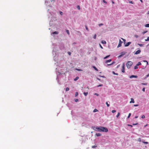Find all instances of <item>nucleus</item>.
<instances>
[{
    "label": "nucleus",
    "mask_w": 149,
    "mask_h": 149,
    "mask_svg": "<svg viewBox=\"0 0 149 149\" xmlns=\"http://www.w3.org/2000/svg\"><path fill=\"white\" fill-rule=\"evenodd\" d=\"M108 130L106 127L100 126V130H99V132H108Z\"/></svg>",
    "instance_id": "nucleus-1"
},
{
    "label": "nucleus",
    "mask_w": 149,
    "mask_h": 149,
    "mask_svg": "<svg viewBox=\"0 0 149 149\" xmlns=\"http://www.w3.org/2000/svg\"><path fill=\"white\" fill-rule=\"evenodd\" d=\"M133 63L131 61H128L126 63L127 67L128 68H130L132 65Z\"/></svg>",
    "instance_id": "nucleus-2"
},
{
    "label": "nucleus",
    "mask_w": 149,
    "mask_h": 149,
    "mask_svg": "<svg viewBox=\"0 0 149 149\" xmlns=\"http://www.w3.org/2000/svg\"><path fill=\"white\" fill-rule=\"evenodd\" d=\"M93 129L95 131H99V130H100V127H93Z\"/></svg>",
    "instance_id": "nucleus-3"
},
{
    "label": "nucleus",
    "mask_w": 149,
    "mask_h": 149,
    "mask_svg": "<svg viewBox=\"0 0 149 149\" xmlns=\"http://www.w3.org/2000/svg\"><path fill=\"white\" fill-rule=\"evenodd\" d=\"M122 71L123 72H125V64L123 63L122 67Z\"/></svg>",
    "instance_id": "nucleus-4"
},
{
    "label": "nucleus",
    "mask_w": 149,
    "mask_h": 149,
    "mask_svg": "<svg viewBox=\"0 0 149 149\" xmlns=\"http://www.w3.org/2000/svg\"><path fill=\"white\" fill-rule=\"evenodd\" d=\"M123 42L121 41V40H120L119 42V44L118 46V47L121 46V43Z\"/></svg>",
    "instance_id": "nucleus-5"
},
{
    "label": "nucleus",
    "mask_w": 149,
    "mask_h": 149,
    "mask_svg": "<svg viewBox=\"0 0 149 149\" xmlns=\"http://www.w3.org/2000/svg\"><path fill=\"white\" fill-rule=\"evenodd\" d=\"M141 52V51L140 50H138L136 52L135 54H139Z\"/></svg>",
    "instance_id": "nucleus-6"
},
{
    "label": "nucleus",
    "mask_w": 149,
    "mask_h": 149,
    "mask_svg": "<svg viewBox=\"0 0 149 149\" xmlns=\"http://www.w3.org/2000/svg\"><path fill=\"white\" fill-rule=\"evenodd\" d=\"M137 76H136V75H131V76H130V78H137Z\"/></svg>",
    "instance_id": "nucleus-7"
},
{
    "label": "nucleus",
    "mask_w": 149,
    "mask_h": 149,
    "mask_svg": "<svg viewBox=\"0 0 149 149\" xmlns=\"http://www.w3.org/2000/svg\"><path fill=\"white\" fill-rule=\"evenodd\" d=\"M131 43V42H129L127 43L125 45V47H127Z\"/></svg>",
    "instance_id": "nucleus-8"
},
{
    "label": "nucleus",
    "mask_w": 149,
    "mask_h": 149,
    "mask_svg": "<svg viewBox=\"0 0 149 149\" xmlns=\"http://www.w3.org/2000/svg\"><path fill=\"white\" fill-rule=\"evenodd\" d=\"M131 101L130 102V103H134V99L133 98H131Z\"/></svg>",
    "instance_id": "nucleus-9"
},
{
    "label": "nucleus",
    "mask_w": 149,
    "mask_h": 149,
    "mask_svg": "<svg viewBox=\"0 0 149 149\" xmlns=\"http://www.w3.org/2000/svg\"><path fill=\"white\" fill-rule=\"evenodd\" d=\"M102 135L100 133H96V134L95 136H100Z\"/></svg>",
    "instance_id": "nucleus-10"
},
{
    "label": "nucleus",
    "mask_w": 149,
    "mask_h": 149,
    "mask_svg": "<svg viewBox=\"0 0 149 149\" xmlns=\"http://www.w3.org/2000/svg\"><path fill=\"white\" fill-rule=\"evenodd\" d=\"M101 43L103 44H106V42L105 41L102 40V41Z\"/></svg>",
    "instance_id": "nucleus-11"
},
{
    "label": "nucleus",
    "mask_w": 149,
    "mask_h": 149,
    "mask_svg": "<svg viewBox=\"0 0 149 149\" xmlns=\"http://www.w3.org/2000/svg\"><path fill=\"white\" fill-rule=\"evenodd\" d=\"M111 59L108 60H107L106 61V63H107L108 62H111Z\"/></svg>",
    "instance_id": "nucleus-12"
},
{
    "label": "nucleus",
    "mask_w": 149,
    "mask_h": 149,
    "mask_svg": "<svg viewBox=\"0 0 149 149\" xmlns=\"http://www.w3.org/2000/svg\"><path fill=\"white\" fill-rule=\"evenodd\" d=\"M93 68H94L96 71H97L98 70L97 69L95 66H93Z\"/></svg>",
    "instance_id": "nucleus-13"
},
{
    "label": "nucleus",
    "mask_w": 149,
    "mask_h": 149,
    "mask_svg": "<svg viewBox=\"0 0 149 149\" xmlns=\"http://www.w3.org/2000/svg\"><path fill=\"white\" fill-rule=\"evenodd\" d=\"M53 34H58V32L57 31H55L52 33Z\"/></svg>",
    "instance_id": "nucleus-14"
},
{
    "label": "nucleus",
    "mask_w": 149,
    "mask_h": 149,
    "mask_svg": "<svg viewBox=\"0 0 149 149\" xmlns=\"http://www.w3.org/2000/svg\"><path fill=\"white\" fill-rule=\"evenodd\" d=\"M98 111V110L97 109H95L93 111V112H97Z\"/></svg>",
    "instance_id": "nucleus-15"
},
{
    "label": "nucleus",
    "mask_w": 149,
    "mask_h": 149,
    "mask_svg": "<svg viewBox=\"0 0 149 149\" xmlns=\"http://www.w3.org/2000/svg\"><path fill=\"white\" fill-rule=\"evenodd\" d=\"M97 147V146L96 145H95L94 146H92V148H96Z\"/></svg>",
    "instance_id": "nucleus-16"
},
{
    "label": "nucleus",
    "mask_w": 149,
    "mask_h": 149,
    "mask_svg": "<svg viewBox=\"0 0 149 149\" xmlns=\"http://www.w3.org/2000/svg\"><path fill=\"white\" fill-rule=\"evenodd\" d=\"M145 26L147 27H149V24H148L145 25Z\"/></svg>",
    "instance_id": "nucleus-17"
},
{
    "label": "nucleus",
    "mask_w": 149,
    "mask_h": 149,
    "mask_svg": "<svg viewBox=\"0 0 149 149\" xmlns=\"http://www.w3.org/2000/svg\"><path fill=\"white\" fill-rule=\"evenodd\" d=\"M83 93H84V94L85 96H86L88 94V92H86V93L84 92Z\"/></svg>",
    "instance_id": "nucleus-18"
},
{
    "label": "nucleus",
    "mask_w": 149,
    "mask_h": 149,
    "mask_svg": "<svg viewBox=\"0 0 149 149\" xmlns=\"http://www.w3.org/2000/svg\"><path fill=\"white\" fill-rule=\"evenodd\" d=\"M120 114V113L119 112L117 114L116 116V117L117 118H118Z\"/></svg>",
    "instance_id": "nucleus-19"
},
{
    "label": "nucleus",
    "mask_w": 149,
    "mask_h": 149,
    "mask_svg": "<svg viewBox=\"0 0 149 149\" xmlns=\"http://www.w3.org/2000/svg\"><path fill=\"white\" fill-rule=\"evenodd\" d=\"M138 66H137V65H136V66H135L134 67V69L135 70L137 69L138 68Z\"/></svg>",
    "instance_id": "nucleus-20"
},
{
    "label": "nucleus",
    "mask_w": 149,
    "mask_h": 149,
    "mask_svg": "<svg viewBox=\"0 0 149 149\" xmlns=\"http://www.w3.org/2000/svg\"><path fill=\"white\" fill-rule=\"evenodd\" d=\"M141 63L140 62H139L138 63L136 64L137 66H138L139 65H141Z\"/></svg>",
    "instance_id": "nucleus-21"
},
{
    "label": "nucleus",
    "mask_w": 149,
    "mask_h": 149,
    "mask_svg": "<svg viewBox=\"0 0 149 149\" xmlns=\"http://www.w3.org/2000/svg\"><path fill=\"white\" fill-rule=\"evenodd\" d=\"M66 31L67 33H68V35H70V32H69V31L68 30H66Z\"/></svg>",
    "instance_id": "nucleus-22"
},
{
    "label": "nucleus",
    "mask_w": 149,
    "mask_h": 149,
    "mask_svg": "<svg viewBox=\"0 0 149 149\" xmlns=\"http://www.w3.org/2000/svg\"><path fill=\"white\" fill-rule=\"evenodd\" d=\"M79 77H77L76 78L74 79V81H75L79 79Z\"/></svg>",
    "instance_id": "nucleus-23"
},
{
    "label": "nucleus",
    "mask_w": 149,
    "mask_h": 149,
    "mask_svg": "<svg viewBox=\"0 0 149 149\" xmlns=\"http://www.w3.org/2000/svg\"><path fill=\"white\" fill-rule=\"evenodd\" d=\"M69 90V88L67 87L66 88L65 91H68Z\"/></svg>",
    "instance_id": "nucleus-24"
},
{
    "label": "nucleus",
    "mask_w": 149,
    "mask_h": 149,
    "mask_svg": "<svg viewBox=\"0 0 149 149\" xmlns=\"http://www.w3.org/2000/svg\"><path fill=\"white\" fill-rule=\"evenodd\" d=\"M106 104H107V106L108 107H109V104H108V102H106Z\"/></svg>",
    "instance_id": "nucleus-25"
},
{
    "label": "nucleus",
    "mask_w": 149,
    "mask_h": 149,
    "mask_svg": "<svg viewBox=\"0 0 149 149\" xmlns=\"http://www.w3.org/2000/svg\"><path fill=\"white\" fill-rule=\"evenodd\" d=\"M85 28H86V29L88 31H89V30H88V29L87 26H85Z\"/></svg>",
    "instance_id": "nucleus-26"
},
{
    "label": "nucleus",
    "mask_w": 149,
    "mask_h": 149,
    "mask_svg": "<svg viewBox=\"0 0 149 149\" xmlns=\"http://www.w3.org/2000/svg\"><path fill=\"white\" fill-rule=\"evenodd\" d=\"M138 45H139V46L141 47L143 45V44H138Z\"/></svg>",
    "instance_id": "nucleus-27"
},
{
    "label": "nucleus",
    "mask_w": 149,
    "mask_h": 149,
    "mask_svg": "<svg viewBox=\"0 0 149 149\" xmlns=\"http://www.w3.org/2000/svg\"><path fill=\"white\" fill-rule=\"evenodd\" d=\"M109 56H110L109 55H108V56H105V57H104V59H106V58H107L108 57H109Z\"/></svg>",
    "instance_id": "nucleus-28"
},
{
    "label": "nucleus",
    "mask_w": 149,
    "mask_h": 149,
    "mask_svg": "<svg viewBox=\"0 0 149 149\" xmlns=\"http://www.w3.org/2000/svg\"><path fill=\"white\" fill-rule=\"evenodd\" d=\"M78 93L77 92H76L75 93V96H77L78 95Z\"/></svg>",
    "instance_id": "nucleus-29"
},
{
    "label": "nucleus",
    "mask_w": 149,
    "mask_h": 149,
    "mask_svg": "<svg viewBox=\"0 0 149 149\" xmlns=\"http://www.w3.org/2000/svg\"><path fill=\"white\" fill-rule=\"evenodd\" d=\"M103 86V85L102 84H100L97 86V87H99L100 86Z\"/></svg>",
    "instance_id": "nucleus-30"
},
{
    "label": "nucleus",
    "mask_w": 149,
    "mask_h": 149,
    "mask_svg": "<svg viewBox=\"0 0 149 149\" xmlns=\"http://www.w3.org/2000/svg\"><path fill=\"white\" fill-rule=\"evenodd\" d=\"M77 7L78 9L80 10V6H79V5L77 6Z\"/></svg>",
    "instance_id": "nucleus-31"
},
{
    "label": "nucleus",
    "mask_w": 149,
    "mask_h": 149,
    "mask_svg": "<svg viewBox=\"0 0 149 149\" xmlns=\"http://www.w3.org/2000/svg\"><path fill=\"white\" fill-rule=\"evenodd\" d=\"M76 70H77L78 71H81L82 70L81 69H76Z\"/></svg>",
    "instance_id": "nucleus-32"
},
{
    "label": "nucleus",
    "mask_w": 149,
    "mask_h": 149,
    "mask_svg": "<svg viewBox=\"0 0 149 149\" xmlns=\"http://www.w3.org/2000/svg\"><path fill=\"white\" fill-rule=\"evenodd\" d=\"M131 115V113H129V115H128V116L127 118H129L130 117Z\"/></svg>",
    "instance_id": "nucleus-33"
},
{
    "label": "nucleus",
    "mask_w": 149,
    "mask_h": 149,
    "mask_svg": "<svg viewBox=\"0 0 149 149\" xmlns=\"http://www.w3.org/2000/svg\"><path fill=\"white\" fill-rule=\"evenodd\" d=\"M145 117L144 115H142L141 117V118H145Z\"/></svg>",
    "instance_id": "nucleus-34"
},
{
    "label": "nucleus",
    "mask_w": 149,
    "mask_h": 149,
    "mask_svg": "<svg viewBox=\"0 0 149 149\" xmlns=\"http://www.w3.org/2000/svg\"><path fill=\"white\" fill-rule=\"evenodd\" d=\"M145 40L146 41H149V37H148V38H147V39H146Z\"/></svg>",
    "instance_id": "nucleus-35"
},
{
    "label": "nucleus",
    "mask_w": 149,
    "mask_h": 149,
    "mask_svg": "<svg viewBox=\"0 0 149 149\" xmlns=\"http://www.w3.org/2000/svg\"><path fill=\"white\" fill-rule=\"evenodd\" d=\"M96 35L95 34L93 36V38L95 39L96 38Z\"/></svg>",
    "instance_id": "nucleus-36"
},
{
    "label": "nucleus",
    "mask_w": 149,
    "mask_h": 149,
    "mask_svg": "<svg viewBox=\"0 0 149 149\" xmlns=\"http://www.w3.org/2000/svg\"><path fill=\"white\" fill-rule=\"evenodd\" d=\"M116 112V111L115 110H113L111 112L112 113H114Z\"/></svg>",
    "instance_id": "nucleus-37"
},
{
    "label": "nucleus",
    "mask_w": 149,
    "mask_h": 149,
    "mask_svg": "<svg viewBox=\"0 0 149 149\" xmlns=\"http://www.w3.org/2000/svg\"><path fill=\"white\" fill-rule=\"evenodd\" d=\"M147 31H144L142 33H143V34H144V33H147Z\"/></svg>",
    "instance_id": "nucleus-38"
},
{
    "label": "nucleus",
    "mask_w": 149,
    "mask_h": 149,
    "mask_svg": "<svg viewBox=\"0 0 149 149\" xmlns=\"http://www.w3.org/2000/svg\"><path fill=\"white\" fill-rule=\"evenodd\" d=\"M141 84L142 85H147V83H142Z\"/></svg>",
    "instance_id": "nucleus-39"
},
{
    "label": "nucleus",
    "mask_w": 149,
    "mask_h": 149,
    "mask_svg": "<svg viewBox=\"0 0 149 149\" xmlns=\"http://www.w3.org/2000/svg\"><path fill=\"white\" fill-rule=\"evenodd\" d=\"M103 24L102 23H101V24H99L98 25L99 26H102L103 25Z\"/></svg>",
    "instance_id": "nucleus-40"
},
{
    "label": "nucleus",
    "mask_w": 149,
    "mask_h": 149,
    "mask_svg": "<svg viewBox=\"0 0 149 149\" xmlns=\"http://www.w3.org/2000/svg\"><path fill=\"white\" fill-rule=\"evenodd\" d=\"M60 15H63V13L61 11H60Z\"/></svg>",
    "instance_id": "nucleus-41"
},
{
    "label": "nucleus",
    "mask_w": 149,
    "mask_h": 149,
    "mask_svg": "<svg viewBox=\"0 0 149 149\" xmlns=\"http://www.w3.org/2000/svg\"><path fill=\"white\" fill-rule=\"evenodd\" d=\"M103 1L104 3H107V2L105 0H103Z\"/></svg>",
    "instance_id": "nucleus-42"
},
{
    "label": "nucleus",
    "mask_w": 149,
    "mask_h": 149,
    "mask_svg": "<svg viewBox=\"0 0 149 149\" xmlns=\"http://www.w3.org/2000/svg\"><path fill=\"white\" fill-rule=\"evenodd\" d=\"M129 3H132V4H133L134 3V2L132 1H130L129 2Z\"/></svg>",
    "instance_id": "nucleus-43"
},
{
    "label": "nucleus",
    "mask_w": 149,
    "mask_h": 149,
    "mask_svg": "<svg viewBox=\"0 0 149 149\" xmlns=\"http://www.w3.org/2000/svg\"><path fill=\"white\" fill-rule=\"evenodd\" d=\"M143 142L145 144H148V143L147 142L143 141Z\"/></svg>",
    "instance_id": "nucleus-44"
},
{
    "label": "nucleus",
    "mask_w": 149,
    "mask_h": 149,
    "mask_svg": "<svg viewBox=\"0 0 149 149\" xmlns=\"http://www.w3.org/2000/svg\"><path fill=\"white\" fill-rule=\"evenodd\" d=\"M139 106V105L138 104H134V107H137Z\"/></svg>",
    "instance_id": "nucleus-45"
},
{
    "label": "nucleus",
    "mask_w": 149,
    "mask_h": 149,
    "mask_svg": "<svg viewBox=\"0 0 149 149\" xmlns=\"http://www.w3.org/2000/svg\"><path fill=\"white\" fill-rule=\"evenodd\" d=\"M142 91L143 92H144L145 91V88H143V89H142Z\"/></svg>",
    "instance_id": "nucleus-46"
},
{
    "label": "nucleus",
    "mask_w": 149,
    "mask_h": 149,
    "mask_svg": "<svg viewBox=\"0 0 149 149\" xmlns=\"http://www.w3.org/2000/svg\"><path fill=\"white\" fill-rule=\"evenodd\" d=\"M68 54L69 55H70L71 54V53L70 52H68Z\"/></svg>",
    "instance_id": "nucleus-47"
},
{
    "label": "nucleus",
    "mask_w": 149,
    "mask_h": 149,
    "mask_svg": "<svg viewBox=\"0 0 149 149\" xmlns=\"http://www.w3.org/2000/svg\"><path fill=\"white\" fill-rule=\"evenodd\" d=\"M138 141H139V142H141V139L140 138H139V139H138Z\"/></svg>",
    "instance_id": "nucleus-48"
},
{
    "label": "nucleus",
    "mask_w": 149,
    "mask_h": 149,
    "mask_svg": "<svg viewBox=\"0 0 149 149\" xmlns=\"http://www.w3.org/2000/svg\"><path fill=\"white\" fill-rule=\"evenodd\" d=\"M113 73L114 74H116L117 75H118V73H115V72H113Z\"/></svg>",
    "instance_id": "nucleus-49"
},
{
    "label": "nucleus",
    "mask_w": 149,
    "mask_h": 149,
    "mask_svg": "<svg viewBox=\"0 0 149 149\" xmlns=\"http://www.w3.org/2000/svg\"><path fill=\"white\" fill-rule=\"evenodd\" d=\"M134 36L136 37V38H137L139 36H138L137 35H135Z\"/></svg>",
    "instance_id": "nucleus-50"
},
{
    "label": "nucleus",
    "mask_w": 149,
    "mask_h": 149,
    "mask_svg": "<svg viewBox=\"0 0 149 149\" xmlns=\"http://www.w3.org/2000/svg\"><path fill=\"white\" fill-rule=\"evenodd\" d=\"M78 99H75V101L76 102H77L78 101Z\"/></svg>",
    "instance_id": "nucleus-51"
},
{
    "label": "nucleus",
    "mask_w": 149,
    "mask_h": 149,
    "mask_svg": "<svg viewBox=\"0 0 149 149\" xmlns=\"http://www.w3.org/2000/svg\"><path fill=\"white\" fill-rule=\"evenodd\" d=\"M122 39L124 41V42H125L126 41V40L125 39H123V38H122Z\"/></svg>",
    "instance_id": "nucleus-52"
},
{
    "label": "nucleus",
    "mask_w": 149,
    "mask_h": 149,
    "mask_svg": "<svg viewBox=\"0 0 149 149\" xmlns=\"http://www.w3.org/2000/svg\"><path fill=\"white\" fill-rule=\"evenodd\" d=\"M128 126H130L131 127H132V125H128Z\"/></svg>",
    "instance_id": "nucleus-53"
},
{
    "label": "nucleus",
    "mask_w": 149,
    "mask_h": 149,
    "mask_svg": "<svg viewBox=\"0 0 149 149\" xmlns=\"http://www.w3.org/2000/svg\"><path fill=\"white\" fill-rule=\"evenodd\" d=\"M95 95H96L97 96H98V94L97 93H95Z\"/></svg>",
    "instance_id": "nucleus-54"
},
{
    "label": "nucleus",
    "mask_w": 149,
    "mask_h": 149,
    "mask_svg": "<svg viewBox=\"0 0 149 149\" xmlns=\"http://www.w3.org/2000/svg\"><path fill=\"white\" fill-rule=\"evenodd\" d=\"M138 124L137 123H135V124H133V125H136Z\"/></svg>",
    "instance_id": "nucleus-55"
},
{
    "label": "nucleus",
    "mask_w": 149,
    "mask_h": 149,
    "mask_svg": "<svg viewBox=\"0 0 149 149\" xmlns=\"http://www.w3.org/2000/svg\"><path fill=\"white\" fill-rule=\"evenodd\" d=\"M149 73L146 75V77H149Z\"/></svg>",
    "instance_id": "nucleus-56"
},
{
    "label": "nucleus",
    "mask_w": 149,
    "mask_h": 149,
    "mask_svg": "<svg viewBox=\"0 0 149 149\" xmlns=\"http://www.w3.org/2000/svg\"><path fill=\"white\" fill-rule=\"evenodd\" d=\"M144 62H147V64H148V63L147 61H144Z\"/></svg>",
    "instance_id": "nucleus-57"
},
{
    "label": "nucleus",
    "mask_w": 149,
    "mask_h": 149,
    "mask_svg": "<svg viewBox=\"0 0 149 149\" xmlns=\"http://www.w3.org/2000/svg\"><path fill=\"white\" fill-rule=\"evenodd\" d=\"M100 45V47L102 48V49L103 48V47H102L101 45Z\"/></svg>",
    "instance_id": "nucleus-58"
},
{
    "label": "nucleus",
    "mask_w": 149,
    "mask_h": 149,
    "mask_svg": "<svg viewBox=\"0 0 149 149\" xmlns=\"http://www.w3.org/2000/svg\"><path fill=\"white\" fill-rule=\"evenodd\" d=\"M138 116H136L135 117V118H138Z\"/></svg>",
    "instance_id": "nucleus-59"
},
{
    "label": "nucleus",
    "mask_w": 149,
    "mask_h": 149,
    "mask_svg": "<svg viewBox=\"0 0 149 149\" xmlns=\"http://www.w3.org/2000/svg\"><path fill=\"white\" fill-rule=\"evenodd\" d=\"M97 79L99 81H100V79L99 78H97Z\"/></svg>",
    "instance_id": "nucleus-60"
},
{
    "label": "nucleus",
    "mask_w": 149,
    "mask_h": 149,
    "mask_svg": "<svg viewBox=\"0 0 149 149\" xmlns=\"http://www.w3.org/2000/svg\"><path fill=\"white\" fill-rule=\"evenodd\" d=\"M147 14H149V11L148 12Z\"/></svg>",
    "instance_id": "nucleus-61"
},
{
    "label": "nucleus",
    "mask_w": 149,
    "mask_h": 149,
    "mask_svg": "<svg viewBox=\"0 0 149 149\" xmlns=\"http://www.w3.org/2000/svg\"><path fill=\"white\" fill-rule=\"evenodd\" d=\"M140 1L141 2H143V1H142V0H140Z\"/></svg>",
    "instance_id": "nucleus-62"
},
{
    "label": "nucleus",
    "mask_w": 149,
    "mask_h": 149,
    "mask_svg": "<svg viewBox=\"0 0 149 149\" xmlns=\"http://www.w3.org/2000/svg\"><path fill=\"white\" fill-rule=\"evenodd\" d=\"M76 42H74L73 43V44H76Z\"/></svg>",
    "instance_id": "nucleus-63"
},
{
    "label": "nucleus",
    "mask_w": 149,
    "mask_h": 149,
    "mask_svg": "<svg viewBox=\"0 0 149 149\" xmlns=\"http://www.w3.org/2000/svg\"><path fill=\"white\" fill-rule=\"evenodd\" d=\"M147 125H147V124H146V125H145V127H146V126Z\"/></svg>",
    "instance_id": "nucleus-64"
}]
</instances>
